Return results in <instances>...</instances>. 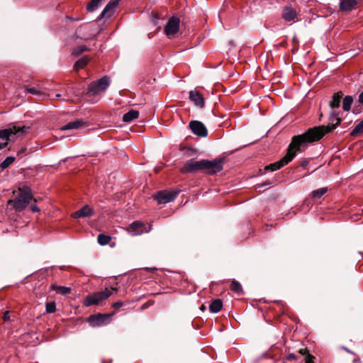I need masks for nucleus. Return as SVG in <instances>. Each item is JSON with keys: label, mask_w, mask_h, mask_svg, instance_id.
<instances>
[{"label": "nucleus", "mask_w": 363, "mask_h": 363, "mask_svg": "<svg viewBox=\"0 0 363 363\" xmlns=\"http://www.w3.org/2000/svg\"><path fill=\"white\" fill-rule=\"evenodd\" d=\"M225 156H220L213 160H201L196 161L191 159L184 163L180 171L182 174L204 172L210 175H213L223 170V163L225 162Z\"/></svg>", "instance_id": "f257e3e1"}, {"label": "nucleus", "mask_w": 363, "mask_h": 363, "mask_svg": "<svg viewBox=\"0 0 363 363\" xmlns=\"http://www.w3.org/2000/svg\"><path fill=\"white\" fill-rule=\"evenodd\" d=\"M339 113L333 111L328 118L327 125H318L308 129L305 133L298 135L308 146L309 143L319 141L326 134L332 133L341 123Z\"/></svg>", "instance_id": "f03ea898"}, {"label": "nucleus", "mask_w": 363, "mask_h": 363, "mask_svg": "<svg viewBox=\"0 0 363 363\" xmlns=\"http://www.w3.org/2000/svg\"><path fill=\"white\" fill-rule=\"evenodd\" d=\"M306 147L307 145L298 135L293 136L288 146L286 155L280 160L267 165L264 167L265 171L273 172L281 169L292 161L296 157L297 152H303V149Z\"/></svg>", "instance_id": "7ed1b4c3"}, {"label": "nucleus", "mask_w": 363, "mask_h": 363, "mask_svg": "<svg viewBox=\"0 0 363 363\" xmlns=\"http://www.w3.org/2000/svg\"><path fill=\"white\" fill-rule=\"evenodd\" d=\"M32 200L37 202V199L33 198L30 188L24 186L18 189L15 199L9 200L8 204L12 205L16 211H22Z\"/></svg>", "instance_id": "20e7f679"}, {"label": "nucleus", "mask_w": 363, "mask_h": 363, "mask_svg": "<svg viewBox=\"0 0 363 363\" xmlns=\"http://www.w3.org/2000/svg\"><path fill=\"white\" fill-rule=\"evenodd\" d=\"M110 79L107 76H104L96 82H91L86 91L83 93L89 96L97 95L100 91H105L109 86Z\"/></svg>", "instance_id": "39448f33"}, {"label": "nucleus", "mask_w": 363, "mask_h": 363, "mask_svg": "<svg viewBox=\"0 0 363 363\" xmlns=\"http://www.w3.org/2000/svg\"><path fill=\"white\" fill-rule=\"evenodd\" d=\"M114 314V312L110 313L92 314L87 318L86 321L91 327H101L108 324L111 321V317Z\"/></svg>", "instance_id": "423d86ee"}, {"label": "nucleus", "mask_w": 363, "mask_h": 363, "mask_svg": "<svg viewBox=\"0 0 363 363\" xmlns=\"http://www.w3.org/2000/svg\"><path fill=\"white\" fill-rule=\"evenodd\" d=\"M111 294V291L108 289H106L102 291H98L91 294H89L84 298V305L86 306L98 305L100 301L107 299Z\"/></svg>", "instance_id": "0eeeda50"}, {"label": "nucleus", "mask_w": 363, "mask_h": 363, "mask_svg": "<svg viewBox=\"0 0 363 363\" xmlns=\"http://www.w3.org/2000/svg\"><path fill=\"white\" fill-rule=\"evenodd\" d=\"M179 193V190H163L157 191L154 199L157 201L159 203H167L174 201Z\"/></svg>", "instance_id": "6e6552de"}, {"label": "nucleus", "mask_w": 363, "mask_h": 363, "mask_svg": "<svg viewBox=\"0 0 363 363\" xmlns=\"http://www.w3.org/2000/svg\"><path fill=\"white\" fill-rule=\"evenodd\" d=\"M189 127L191 132L199 137L204 138L208 135V130L201 121H191L189 124Z\"/></svg>", "instance_id": "1a4fd4ad"}, {"label": "nucleus", "mask_w": 363, "mask_h": 363, "mask_svg": "<svg viewBox=\"0 0 363 363\" xmlns=\"http://www.w3.org/2000/svg\"><path fill=\"white\" fill-rule=\"evenodd\" d=\"M179 18L175 16L171 17L165 27H164V33L167 36H170L172 35L176 34L179 28Z\"/></svg>", "instance_id": "9d476101"}, {"label": "nucleus", "mask_w": 363, "mask_h": 363, "mask_svg": "<svg viewBox=\"0 0 363 363\" xmlns=\"http://www.w3.org/2000/svg\"><path fill=\"white\" fill-rule=\"evenodd\" d=\"M121 1V0H111L106 4L100 16L96 18V21H100L104 18L111 17L113 14L115 9L118 6Z\"/></svg>", "instance_id": "9b49d317"}, {"label": "nucleus", "mask_w": 363, "mask_h": 363, "mask_svg": "<svg viewBox=\"0 0 363 363\" xmlns=\"http://www.w3.org/2000/svg\"><path fill=\"white\" fill-rule=\"evenodd\" d=\"M189 99L192 101L195 106L199 108L204 106V98L199 91L196 90H191L189 91Z\"/></svg>", "instance_id": "f8f14e48"}, {"label": "nucleus", "mask_w": 363, "mask_h": 363, "mask_svg": "<svg viewBox=\"0 0 363 363\" xmlns=\"http://www.w3.org/2000/svg\"><path fill=\"white\" fill-rule=\"evenodd\" d=\"M93 214L94 210L91 208L88 205H85L78 211L74 212L72 216L74 218H88L91 216Z\"/></svg>", "instance_id": "ddd939ff"}, {"label": "nucleus", "mask_w": 363, "mask_h": 363, "mask_svg": "<svg viewBox=\"0 0 363 363\" xmlns=\"http://www.w3.org/2000/svg\"><path fill=\"white\" fill-rule=\"evenodd\" d=\"M357 1L356 0H340V10L349 12L356 9Z\"/></svg>", "instance_id": "4468645a"}, {"label": "nucleus", "mask_w": 363, "mask_h": 363, "mask_svg": "<svg viewBox=\"0 0 363 363\" xmlns=\"http://www.w3.org/2000/svg\"><path fill=\"white\" fill-rule=\"evenodd\" d=\"M297 13L291 6H285L283 8L281 16L286 21H294Z\"/></svg>", "instance_id": "2eb2a0df"}, {"label": "nucleus", "mask_w": 363, "mask_h": 363, "mask_svg": "<svg viewBox=\"0 0 363 363\" xmlns=\"http://www.w3.org/2000/svg\"><path fill=\"white\" fill-rule=\"evenodd\" d=\"M87 126V123L82 119H78L74 121H70L67 123L66 125H63L61 128V130H71V129H78L82 127Z\"/></svg>", "instance_id": "dca6fc26"}, {"label": "nucleus", "mask_w": 363, "mask_h": 363, "mask_svg": "<svg viewBox=\"0 0 363 363\" xmlns=\"http://www.w3.org/2000/svg\"><path fill=\"white\" fill-rule=\"evenodd\" d=\"M343 93L342 91H337L333 96V99L330 102L329 106L332 109L338 108L340 105L341 99H342Z\"/></svg>", "instance_id": "f3484780"}, {"label": "nucleus", "mask_w": 363, "mask_h": 363, "mask_svg": "<svg viewBox=\"0 0 363 363\" xmlns=\"http://www.w3.org/2000/svg\"><path fill=\"white\" fill-rule=\"evenodd\" d=\"M223 307V301L220 298H216L212 301L209 305V311L211 313H216L219 312Z\"/></svg>", "instance_id": "a211bd4d"}, {"label": "nucleus", "mask_w": 363, "mask_h": 363, "mask_svg": "<svg viewBox=\"0 0 363 363\" xmlns=\"http://www.w3.org/2000/svg\"><path fill=\"white\" fill-rule=\"evenodd\" d=\"M143 227V223L140 221L133 222L128 228L129 232H133L135 235L140 234L143 232L141 229Z\"/></svg>", "instance_id": "6ab92c4d"}, {"label": "nucleus", "mask_w": 363, "mask_h": 363, "mask_svg": "<svg viewBox=\"0 0 363 363\" xmlns=\"http://www.w3.org/2000/svg\"><path fill=\"white\" fill-rule=\"evenodd\" d=\"M90 58L88 56H84L78 60L74 65V70L78 72L80 69L84 68L89 62Z\"/></svg>", "instance_id": "aec40b11"}, {"label": "nucleus", "mask_w": 363, "mask_h": 363, "mask_svg": "<svg viewBox=\"0 0 363 363\" xmlns=\"http://www.w3.org/2000/svg\"><path fill=\"white\" fill-rule=\"evenodd\" d=\"M139 116V112L136 110L131 109L123 116V121L129 123L134 119L138 118Z\"/></svg>", "instance_id": "412c9836"}, {"label": "nucleus", "mask_w": 363, "mask_h": 363, "mask_svg": "<svg viewBox=\"0 0 363 363\" xmlns=\"http://www.w3.org/2000/svg\"><path fill=\"white\" fill-rule=\"evenodd\" d=\"M51 289L56 291L57 294L61 295H67L71 292V289L69 287L57 286L55 284H52L50 286Z\"/></svg>", "instance_id": "4be33fe9"}, {"label": "nucleus", "mask_w": 363, "mask_h": 363, "mask_svg": "<svg viewBox=\"0 0 363 363\" xmlns=\"http://www.w3.org/2000/svg\"><path fill=\"white\" fill-rule=\"evenodd\" d=\"M353 102V97L352 96H346L343 99L342 108L345 111H348L351 108V106Z\"/></svg>", "instance_id": "5701e85b"}, {"label": "nucleus", "mask_w": 363, "mask_h": 363, "mask_svg": "<svg viewBox=\"0 0 363 363\" xmlns=\"http://www.w3.org/2000/svg\"><path fill=\"white\" fill-rule=\"evenodd\" d=\"M230 288L231 291H233V292H235L238 294H241L243 292L242 287L241 284H240V282H238L236 280L232 281Z\"/></svg>", "instance_id": "b1692460"}, {"label": "nucleus", "mask_w": 363, "mask_h": 363, "mask_svg": "<svg viewBox=\"0 0 363 363\" xmlns=\"http://www.w3.org/2000/svg\"><path fill=\"white\" fill-rule=\"evenodd\" d=\"M103 0H91L86 6V10L89 12L95 11L102 3Z\"/></svg>", "instance_id": "393cba45"}, {"label": "nucleus", "mask_w": 363, "mask_h": 363, "mask_svg": "<svg viewBox=\"0 0 363 363\" xmlns=\"http://www.w3.org/2000/svg\"><path fill=\"white\" fill-rule=\"evenodd\" d=\"M13 134H21L22 135L26 134L30 129V126L23 125V126H13Z\"/></svg>", "instance_id": "a878e982"}, {"label": "nucleus", "mask_w": 363, "mask_h": 363, "mask_svg": "<svg viewBox=\"0 0 363 363\" xmlns=\"http://www.w3.org/2000/svg\"><path fill=\"white\" fill-rule=\"evenodd\" d=\"M298 352L304 357L303 360L305 361V363H306L308 359H311L312 362H313V359H315V357L308 352L307 348H301L298 350Z\"/></svg>", "instance_id": "bb28decb"}, {"label": "nucleus", "mask_w": 363, "mask_h": 363, "mask_svg": "<svg viewBox=\"0 0 363 363\" xmlns=\"http://www.w3.org/2000/svg\"><path fill=\"white\" fill-rule=\"evenodd\" d=\"M363 133V121L359 122L351 131L350 135L355 137Z\"/></svg>", "instance_id": "cd10ccee"}, {"label": "nucleus", "mask_w": 363, "mask_h": 363, "mask_svg": "<svg viewBox=\"0 0 363 363\" xmlns=\"http://www.w3.org/2000/svg\"><path fill=\"white\" fill-rule=\"evenodd\" d=\"M111 237L105 234H99L97 237V241L101 245H106L111 241Z\"/></svg>", "instance_id": "c85d7f7f"}, {"label": "nucleus", "mask_w": 363, "mask_h": 363, "mask_svg": "<svg viewBox=\"0 0 363 363\" xmlns=\"http://www.w3.org/2000/svg\"><path fill=\"white\" fill-rule=\"evenodd\" d=\"M89 51V48L86 45H80L72 50V54L74 56H79L83 52Z\"/></svg>", "instance_id": "c756f323"}, {"label": "nucleus", "mask_w": 363, "mask_h": 363, "mask_svg": "<svg viewBox=\"0 0 363 363\" xmlns=\"http://www.w3.org/2000/svg\"><path fill=\"white\" fill-rule=\"evenodd\" d=\"M11 134H13L12 128L1 130L0 138L2 140H9Z\"/></svg>", "instance_id": "7c9ffc66"}, {"label": "nucleus", "mask_w": 363, "mask_h": 363, "mask_svg": "<svg viewBox=\"0 0 363 363\" xmlns=\"http://www.w3.org/2000/svg\"><path fill=\"white\" fill-rule=\"evenodd\" d=\"M328 191L327 188H320L317 190H314L311 192V195L313 198L320 199Z\"/></svg>", "instance_id": "2f4dec72"}, {"label": "nucleus", "mask_w": 363, "mask_h": 363, "mask_svg": "<svg viewBox=\"0 0 363 363\" xmlns=\"http://www.w3.org/2000/svg\"><path fill=\"white\" fill-rule=\"evenodd\" d=\"M14 161V157H8L0 164V167L2 169H5L9 167Z\"/></svg>", "instance_id": "473e14b6"}, {"label": "nucleus", "mask_w": 363, "mask_h": 363, "mask_svg": "<svg viewBox=\"0 0 363 363\" xmlns=\"http://www.w3.org/2000/svg\"><path fill=\"white\" fill-rule=\"evenodd\" d=\"M56 311V304L54 301L46 303V312L48 313H55Z\"/></svg>", "instance_id": "72a5a7b5"}, {"label": "nucleus", "mask_w": 363, "mask_h": 363, "mask_svg": "<svg viewBox=\"0 0 363 363\" xmlns=\"http://www.w3.org/2000/svg\"><path fill=\"white\" fill-rule=\"evenodd\" d=\"M25 88H26V93H30V94H32L34 95H40L41 94V91L35 87H29V86H26Z\"/></svg>", "instance_id": "f704fd0d"}, {"label": "nucleus", "mask_w": 363, "mask_h": 363, "mask_svg": "<svg viewBox=\"0 0 363 363\" xmlns=\"http://www.w3.org/2000/svg\"><path fill=\"white\" fill-rule=\"evenodd\" d=\"M154 303H155L154 300H149L146 303H143L141 306L140 309L141 310H145L147 308H149L150 306H152L154 304Z\"/></svg>", "instance_id": "c9c22d12"}, {"label": "nucleus", "mask_w": 363, "mask_h": 363, "mask_svg": "<svg viewBox=\"0 0 363 363\" xmlns=\"http://www.w3.org/2000/svg\"><path fill=\"white\" fill-rule=\"evenodd\" d=\"M298 357L294 353H289L287 356L284 357V360L291 362L294 359H297Z\"/></svg>", "instance_id": "e433bc0d"}, {"label": "nucleus", "mask_w": 363, "mask_h": 363, "mask_svg": "<svg viewBox=\"0 0 363 363\" xmlns=\"http://www.w3.org/2000/svg\"><path fill=\"white\" fill-rule=\"evenodd\" d=\"M3 320L4 321L6 322V321H9L11 319H10V312L9 311H6L4 313V315H3Z\"/></svg>", "instance_id": "4c0bfd02"}, {"label": "nucleus", "mask_w": 363, "mask_h": 363, "mask_svg": "<svg viewBox=\"0 0 363 363\" xmlns=\"http://www.w3.org/2000/svg\"><path fill=\"white\" fill-rule=\"evenodd\" d=\"M308 163H309V160L304 158V159H302V160L301 161L300 165L303 168H306L308 166Z\"/></svg>", "instance_id": "58836bf2"}, {"label": "nucleus", "mask_w": 363, "mask_h": 363, "mask_svg": "<svg viewBox=\"0 0 363 363\" xmlns=\"http://www.w3.org/2000/svg\"><path fill=\"white\" fill-rule=\"evenodd\" d=\"M124 305V303L122 302V301H117V302H115L112 304V307L116 308V309H118L119 308H121V306H123Z\"/></svg>", "instance_id": "ea45409f"}, {"label": "nucleus", "mask_w": 363, "mask_h": 363, "mask_svg": "<svg viewBox=\"0 0 363 363\" xmlns=\"http://www.w3.org/2000/svg\"><path fill=\"white\" fill-rule=\"evenodd\" d=\"M30 209L33 212H39L40 208L35 204H31Z\"/></svg>", "instance_id": "a19ab883"}, {"label": "nucleus", "mask_w": 363, "mask_h": 363, "mask_svg": "<svg viewBox=\"0 0 363 363\" xmlns=\"http://www.w3.org/2000/svg\"><path fill=\"white\" fill-rule=\"evenodd\" d=\"M358 101L360 104H363V91L359 94Z\"/></svg>", "instance_id": "79ce46f5"}, {"label": "nucleus", "mask_w": 363, "mask_h": 363, "mask_svg": "<svg viewBox=\"0 0 363 363\" xmlns=\"http://www.w3.org/2000/svg\"><path fill=\"white\" fill-rule=\"evenodd\" d=\"M188 152H189L187 153L188 156H191L193 154H196V150L191 148L188 149Z\"/></svg>", "instance_id": "37998d69"}, {"label": "nucleus", "mask_w": 363, "mask_h": 363, "mask_svg": "<svg viewBox=\"0 0 363 363\" xmlns=\"http://www.w3.org/2000/svg\"><path fill=\"white\" fill-rule=\"evenodd\" d=\"M8 145V143L7 142H5V143H0V150L1 149H4V147H6V146Z\"/></svg>", "instance_id": "c03bdc74"}, {"label": "nucleus", "mask_w": 363, "mask_h": 363, "mask_svg": "<svg viewBox=\"0 0 363 363\" xmlns=\"http://www.w3.org/2000/svg\"><path fill=\"white\" fill-rule=\"evenodd\" d=\"M26 150V148H22L21 150L18 152V155L23 153Z\"/></svg>", "instance_id": "a18cd8bd"}, {"label": "nucleus", "mask_w": 363, "mask_h": 363, "mask_svg": "<svg viewBox=\"0 0 363 363\" xmlns=\"http://www.w3.org/2000/svg\"><path fill=\"white\" fill-rule=\"evenodd\" d=\"M206 306L203 304L200 307V310L202 311H204L206 310Z\"/></svg>", "instance_id": "49530a36"}, {"label": "nucleus", "mask_w": 363, "mask_h": 363, "mask_svg": "<svg viewBox=\"0 0 363 363\" xmlns=\"http://www.w3.org/2000/svg\"><path fill=\"white\" fill-rule=\"evenodd\" d=\"M55 96H56V98H57V99H60V96H61V94H57L55 95Z\"/></svg>", "instance_id": "de8ad7c7"}, {"label": "nucleus", "mask_w": 363, "mask_h": 363, "mask_svg": "<svg viewBox=\"0 0 363 363\" xmlns=\"http://www.w3.org/2000/svg\"><path fill=\"white\" fill-rule=\"evenodd\" d=\"M267 184L264 183V184H261V185L258 186L257 187H258V188H259V187H262V186H265V185H267Z\"/></svg>", "instance_id": "09e8293b"}, {"label": "nucleus", "mask_w": 363, "mask_h": 363, "mask_svg": "<svg viewBox=\"0 0 363 363\" xmlns=\"http://www.w3.org/2000/svg\"><path fill=\"white\" fill-rule=\"evenodd\" d=\"M306 363H314V362H312L311 359H308Z\"/></svg>", "instance_id": "8fccbe9b"}]
</instances>
